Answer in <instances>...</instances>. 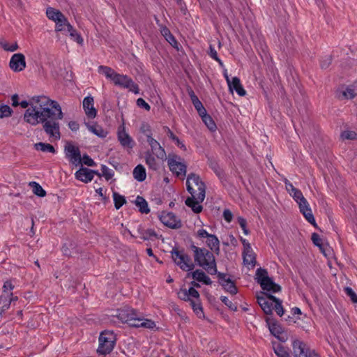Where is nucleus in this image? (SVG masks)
I'll return each instance as SVG.
<instances>
[{
    "label": "nucleus",
    "mask_w": 357,
    "mask_h": 357,
    "mask_svg": "<svg viewBox=\"0 0 357 357\" xmlns=\"http://www.w3.org/2000/svg\"><path fill=\"white\" fill-rule=\"evenodd\" d=\"M344 291L346 292L347 295L350 297L353 303H357V295L351 287H345Z\"/></svg>",
    "instance_id": "57"
},
{
    "label": "nucleus",
    "mask_w": 357,
    "mask_h": 357,
    "mask_svg": "<svg viewBox=\"0 0 357 357\" xmlns=\"http://www.w3.org/2000/svg\"><path fill=\"white\" fill-rule=\"evenodd\" d=\"M178 298L181 300L185 301H190L192 300L189 297V294H188V290L185 289H181L180 291L178 293Z\"/></svg>",
    "instance_id": "60"
},
{
    "label": "nucleus",
    "mask_w": 357,
    "mask_h": 357,
    "mask_svg": "<svg viewBox=\"0 0 357 357\" xmlns=\"http://www.w3.org/2000/svg\"><path fill=\"white\" fill-rule=\"evenodd\" d=\"M331 61H332V58H331V56H330V55H327V56L322 57L321 59V61H320L321 68L323 69L328 68L330 66Z\"/></svg>",
    "instance_id": "52"
},
{
    "label": "nucleus",
    "mask_w": 357,
    "mask_h": 357,
    "mask_svg": "<svg viewBox=\"0 0 357 357\" xmlns=\"http://www.w3.org/2000/svg\"><path fill=\"white\" fill-rule=\"evenodd\" d=\"M55 22L56 31H66L68 28V24H69L66 17L63 15V18L61 17V21L56 20Z\"/></svg>",
    "instance_id": "46"
},
{
    "label": "nucleus",
    "mask_w": 357,
    "mask_h": 357,
    "mask_svg": "<svg viewBox=\"0 0 357 357\" xmlns=\"http://www.w3.org/2000/svg\"><path fill=\"white\" fill-rule=\"evenodd\" d=\"M46 15L50 20L56 22V20L61 21V17L63 18V14L59 10L49 7L47 8Z\"/></svg>",
    "instance_id": "33"
},
{
    "label": "nucleus",
    "mask_w": 357,
    "mask_h": 357,
    "mask_svg": "<svg viewBox=\"0 0 357 357\" xmlns=\"http://www.w3.org/2000/svg\"><path fill=\"white\" fill-rule=\"evenodd\" d=\"M248 251V250L246 251H243V263L245 265L255 266L256 264L255 255L252 248L249 249V252Z\"/></svg>",
    "instance_id": "32"
},
{
    "label": "nucleus",
    "mask_w": 357,
    "mask_h": 357,
    "mask_svg": "<svg viewBox=\"0 0 357 357\" xmlns=\"http://www.w3.org/2000/svg\"><path fill=\"white\" fill-rule=\"evenodd\" d=\"M137 311L130 307H124L117 311L116 317L123 323H126L128 325L135 317Z\"/></svg>",
    "instance_id": "17"
},
{
    "label": "nucleus",
    "mask_w": 357,
    "mask_h": 357,
    "mask_svg": "<svg viewBox=\"0 0 357 357\" xmlns=\"http://www.w3.org/2000/svg\"><path fill=\"white\" fill-rule=\"evenodd\" d=\"M186 187L191 197L186 199L185 204L195 213H200L203 208L199 204L204 200L206 196L205 183L199 175L190 173L187 176Z\"/></svg>",
    "instance_id": "2"
},
{
    "label": "nucleus",
    "mask_w": 357,
    "mask_h": 357,
    "mask_svg": "<svg viewBox=\"0 0 357 357\" xmlns=\"http://www.w3.org/2000/svg\"><path fill=\"white\" fill-rule=\"evenodd\" d=\"M188 294H189V297L193 300H198L199 298V292L193 287L189 288Z\"/></svg>",
    "instance_id": "62"
},
{
    "label": "nucleus",
    "mask_w": 357,
    "mask_h": 357,
    "mask_svg": "<svg viewBox=\"0 0 357 357\" xmlns=\"http://www.w3.org/2000/svg\"><path fill=\"white\" fill-rule=\"evenodd\" d=\"M294 357H319L314 350H311L304 342L294 340L292 342Z\"/></svg>",
    "instance_id": "7"
},
{
    "label": "nucleus",
    "mask_w": 357,
    "mask_h": 357,
    "mask_svg": "<svg viewBox=\"0 0 357 357\" xmlns=\"http://www.w3.org/2000/svg\"><path fill=\"white\" fill-rule=\"evenodd\" d=\"M144 158L146 164L150 169L156 171L159 169V162L154 154H152L150 151H146L144 153Z\"/></svg>",
    "instance_id": "24"
},
{
    "label": "nucleus",
    "mask_w": 357,
    "mask_h": 357,
    "mask_svg": "<svg viewBox=\"0 0 357 357\" xmlns=\"http://www.w3.org/2000/svg\"><path fill=\"white\" fill-rule=\"evenodd\" d=\"M193 105L195 108L197 109L199 116H201L202 114H204L205 112H206V109L204 108L200 100L196 102L195 104H193Z\"/></svg>",
    "instance_id": "61"
},
{
    "label": "nucleus",
    "mask_w": 357,
    "mask_h": 357,
    "mask_svg": "<svg viewBox=\"0 0 357 357\" xmlns=\"http://www.w3.org/2000/svg\"><path fill=\"white\" fill-rule=\"evenodd\" d=\"M357 95V89L353 86L342 87L337 91L336 96L340 99H352Z\"/></svg>",
    "instance_id": "20"
},
{
    "label": "nucleus",
    "mask_w": 357,
    "mask_h": 357,
    "mask_svg": "<svg viewBox=\"0 0 357 357\" xmlns=\"http://www.w3.org/2000/svg\"><path fill=\"white\" fill-rule=\"evenodd\" d=\"M139 130L146 136V141L148 140L149 136H152L151 126L147 123H142L140 126Z\"/></svg>",
    "instance_id": "49"
},
{
    "label": "nucleus",
    "mask_w": 357,
    "mask_h": 357,
    "mask_svg": "<svg viewBox=\"0 0 357 357\" xmlns=\"http://www.w3.org/2000/svg\"><path fill=\"white\" fill-rule=\"evenodd\" d=\"M275 354L278 357H289V354L284 347L278 344L273 347Z\"/></svg>",
    "instance_id": "45"
},
{
    "label": "nucleus",
    "mask_w": 357,
    "mask_h": 357,
    "mask_svg": "<svg viewBox=\"0 0 357 357\" xmlns=\"http://www.w3.org/2000/svg\"><path fill=\"white\" fill-rule=\"evenodd\" d=\"M14 289V285L12 284L11 281H6L3 286V294L6 296H13V290Z\"/></svg>",
    "instance_id": "47"
},
{
    "label": "nucleus",
    "mask_w": 357,
    "mask_h": 357,
    "mask_svg": "<svg viewBox=\"0 0 357 357\" xmlns=\"http://www.w3.org/2000/svg\"><path fill=\"white\" fill-rule=\"evenodd\" d=\"M116 335L112 331H105L100 334L97 352L100 355L109 354L116 344Z\"/></svg>",
    "instance_id": "4"
},
{
    "label": "nucleus",
    "mask_w": 357,
    "mask_h": 357,
    "mask_svg": "<svg viewBox=\"0 0 357 357\" xmlns=\"http://www.w3.org/2000/svg\"><path fill=\"white\" fill-rule=\"evenodd\" d=\"M129 326L135 328L142 327L151 330H154L156 328V324L153 320L144 318L142 314L137 312L135 314V317L133 318Z\"/></svg>",
    "instance_id": "10"
},
{
    "label": "nucleus",
    "mask_w": 357,
    "mask_h": 357,
    "mask_svg": "<svg viewBox=\"0 0 357 357\" xmlns=\"http://www.w3.org/2000/svg\"><path fill=\"white\" fill-rule=\"evenodd\" d=\"M137 232L140 235L141 238L144 241H147L151 239L152 237L157 236V234L153 229H144L141 225L138 227Z\"/></svg>",
    "instance_id": "31"
},
{
    "label": "nucleus",
    "mask_w": 357,
    "mask_h": 357,
    "mask_svg": "<svg viewBox=\"0 0 357 357\" xmlns=\"http://www.w3.org/2000/svg\"><path fill=\"white\" fill-rule=\"evenodd\" d=\"M98 72L105 75L107 79H110L111 80L113 79V77H114V75L116 73L112 68L105 66H100L98 67Z\"/></svg>",
    "instance_id": "41"
},
{
    "label": "nucleus",
    "mask_w": 357,
    "mask_h": 357,
    "mask_svg": "<svg viewBox=\"0 0 357 357\" xmlns=\"http://www.w3.org/2000/svg\"><path fill=\"white\" fill-rule=\"evenodd\" d=\"M187 277H192L195 280L203 282L206 285L212 284L211 278L201 269H197L193 272L188 273Z\"/></svg>",
    "instance_id": "22"
},
{
    "label": "nucleus",
    "mask_w": 357,
    "mask_h": 357,
    "mask_svg": "<svg viewBox=\"0 0 357 357\" xmlns=\"http://www.w3.org/2000/svg\"><path fill=\"white\" fill-rule=\"evenodd\" d=\"M63 114L59 104L45 96H33L31 108H28L24 114V121L31 126L43 123L45 133L55 139L61 138L59 120Z\"/></svg>",
    "instance_id": "1"
},
{
    "label": "nucleus",
    "mask_w": 357,
    "mask_h": 357,
    "mask_svg": "<svg viewBox=\"0 0 357 357\" xmlns=\"http://www.w3.org/2000/svg\"><path fill=\"white\" fill-rule=\"evenodd\" d=\"M160 221L166 226L172 229H178L181 227V222L173 213L162 212L160 216Z\"/></svg>",
    "instance_id": "13"
},
{
    "label": "nucleus",
    "mask_w": 357,
    "mask_h": 357,
    "mask_svg": "<svg viewBox=\"0 0 357 357\" xmlns=\"http://www.w3.org/2000/svg\"><path fill=\"white\" fill-rule=\"evenodd\" d=\"M218 278L219 284L223 287V289L232 295H235L238 292L237 287L234 282L230 279L227 278L225 273L218 272L215 273Z\"/></svg>",
    "instance_id": "11"
},
{
    "label": "nucleus",
    "mask_w": 357,
    "mask_h": 357,
    "mask_svg": "<svg viewBox=\"0 0 357 357\" xmlns=\"http://www.w3.org/2000/svg\"><path fill=\"white\" fill-rule=\"evenodd\" d=\"M206 245L211 250H220V241L215 235L211 234L207 238Z\"/></svg>",
    "instance_id": "34"
},
{
    "label": "nucleus",
    "mask_w": 357,
    "mask_h": 357,
    "mask_svg": "<svg viewBox=\"0 0 357 357\" xmlns=\"http://www.w3.org/2000/svg\"><path fill=\"white\" fill-rule=\"evenodd\" d=\"M223 217H224V219L227 222H230L231 220H232V218H233V214L231 212L230 210L229 209H225L224 211H223Z\"/></svg>",
    "instance_id": "64"
},
{
    "label": "nucleus",
    "mask_w": 357,
    "mask_h": 357,
    "mask_svg": "<svg viewBox=\"0 0 357 357\" xmlns=\"http://www.w3.org/2000/svg\"><path fill=\"white\" fill-rule=\"evenodd\" d=\"M300 211L304 215L305 219L312 224L314 227H317V224L315 222V219L312 213L311 208H310L309 204L306 199H303L302 201L298 203Z\"/></svg>",
    "instance_id": "16"
},
{
    "label": "nucleus",
    "mask_w": 357,
    "mask_h": 357,
    "mask_svg": "<svg viewBox=\"0 0 357 357\" xmlns=\"http://www.w3.org/2000/svg\"><path fill=\"white\" fill-rule=\"evenodd\" d=\"M34 147L37 151H40L43 152H49L52 153L56 152L54 147L47 143L38 142L34 144Z\"/></svg>",
    "instance_id": "36"
},
{
    "label": "nucleus",
    "mask_w": 357,
    "mask_h": 357,
    "mask_svg": "<svg viewBox=\"0 0 357 357\" xmlns=\"http://www.w3.org/2000/svg\"><path fill=\"white\" fill-rule=\"evenodd\" d=\"M190 249L194 253V260L198 266L202 267L211 275L217 273L215 258L211 251L204 248H199L194 244L190 245Z\"/></svg>",
    "instance_id": "3"
},
{
    "label": "nucleus",
    "mask_w": 357,
    "mask_h": 357,
    "mask_svg": "<svg viewBox=\"0 0 357 357\" xmlns=\"http://www.w3.org/2000/svg\"><path fill=\"white\" fill-rule=\"evenodd\" d=\"M268 295L269 294H266V296H257V300L264 312L267 315H272L273 309V303L274 302L268 298Z\"/></svg>",
    "instance_id": "19"
},
{
    "label": "nucleus",
    "mask_w": 357,
    "mask_h": 357,
    "mask_svg": "<svg viewBox=\"0 0 357 357\" xmlns=\"http://www.w3.org/2000/svg\"><path fill=\"white\" fill-rule=\"evenodd\" d=\"M177 159L180 160L179 157L175 156L174 158H169L168 160V165L169 169L177 176H183V178L186 174V165L177 160Z\"/></svg>",
    "instance_id": "12"
},
{
    "label": "nucleus",
    "mask_w": 357,
    "mask_h": 357,
    "mask_svg": "<svg viewBox=\"0 0 357 357\" xmlns=\"http://www.w3.org/2000/svg\"><path fill=\"white\" fill-rule=\"evenodd\" d=\"M86 126L89 131L98 137L104 138L107 135L108 132L98 124L89 125V123H86Z\"/></svg>",
    "instance_id": "30"
},
{
    "label": "nucleus",
    "mask_w": 357,
    "mask_h": 357,
    "mask_svg": "<svg viewBox=\"0 0 357 357\" xmlns=\"http://www.w3.org/2000/svg\"><path fill=\"white\" fill-rule=\"evenodd\" d=\"M160 33L165 37L166 40L173 47H176L177 45V41L175 39L174 36L171 33L169 29L161 25L160 26Z\"/></svg>",
    "instance_id": "28"
},
{
    "label": "nucleus",
    "mask_w": 357,
    "mask_h": 357,
    "mask_svg": "<svg viewBox=\"0 0 357 357\" xmlns=\"http://www.w3.org/2000/svg\"><path fill=\"white\" fill-rule=\"evenodd\" d=\"M66 31L69 33L71 38L76 41L79 44H82L83 43V39L81 36L76 31L75 29L71 26L70 24H68V28Z\"/></svg>",
    "instance_id": "39"
},
{
    "label": "nucleus",
    "mask_w": 357,
    "mask_h": 357,
    "mask_svg": "<svg viewBox=\"0 0 357 357\" xmlns=\"http://www.w3.org/2000/svg\"><path fill=\"white\" fill-rule=\"evenodd\" d=\"M94 174L100 175L97 171L91 170L86 167H81L75 172V178L77 180L88 183L92 181Z\"/></svg>",
    "instance_id": "18"
},
{
    "label": "nucleus",
    "mask_w": 357,
    "mask_h": 357,
    "mask_svg": "<svg viewBox=\"0 0 357 357\" xmlns=\"http://www.w3.org/2000/svg\"><path fill=\"white\" fill-rule=\"evenodd\" d=\"M190 305L193 309V311L197 314L198 317H201L204 312L202 304L199 301V298L198 300H190Z\"/></svg>",
    "instance_id": "44"
},
{
    "label": "nucleus",
    "mask_w": 357,
    "mask_h": 357,
    "mask_svg": "<svg viewBox=\"0 0 357 357\" xmlns=\"http://www.w3.org/2000/svg\"><path fill=\"white\" fill-rule=\"evenodd\" d=\"M93 98L91 96H86L83 100V108L86 115L91 119H93L97 115V111L93 107Z\"/></svg>",
    "instance_id": "21"
},
{
    "label": "nucleus",
    "mask_w": 357,
    "mask_h": 357,
    "mask_svg": "<svg viewBox=\"0 0 357 357\" xmlns=\"http://www.w3.org/2000/svg\"><path fill=\"white\" fill-rule=\"evenodd\" d=\"M137 105L139 107L145 109L146 111H149L151 109L150 105L142 98L137 100Z\"/></svg>",
    "instance_id": "63"
},
{
    "label": "nucleus",
    "mask_w": 357,
    "mask_h": 357,
    "mask_svg": "<svg viewBox=\"0 0 357 357\" xmlns=\"http://www.w3.org/2000/svg\"><path fill=\"white\" fill-rule=\"evenodd\" d=\"M29 185L32 187L33 192L36 195L40 197H43L46 195L45 190L38 183L33 181L31 182Z\"/></svg>",
    "instance_id": "42"
},
{
    "label": "nucleus",
    "mask_w": 357,
    "mask_h": 357,
    "mask_svg": "<svg viewBox=\"0 0 357 357\" xmlns=\"http://www.w3.org/2000/svg\"><path fill=\"white\" fill-rule=\"evenodd\" d=\"M341 137L343 138V139H357V134L356 132L354 131H351V130H345L344 132H342L341 134Z\"/></svg>",
    "instance_id": "53"
},
{
    "label": "nucleus",
    "mask_w": 357,
    "mask_h": 357,
    "mask_svg": "<svg viewBox=\"0 0 357 357\" xmlns=\"http://www.w3.org/2000/svg\"><path fill=\"white\" fill-rule=\"evenodd\" d=\"M208 54L212 59L218 61L220 66H223V63L221 61V59L218 57L216 50H215L214 47L211 45H210L209 46Z\"/></svg>",
    "instance_id": "51"
},
{
    "label": "nucleus",
    "mask_w": 357,
    "mask_h": 357,
    "mask_svg": "<svg viewBox=\"0 0 357 357\" xmlns=\"http://www.w3.org/2000/svg\"><path fill=\"white\" fill-rule=\"evenodd\" d=\"M268 298L275 303L273 308L275 309L276 313L280 317H282L284 313V310L282 305V301L273 295H268Z\"/></svg>",
    "instance_id": "35"
},
{
    "label": "nucleus",
    "mask_w": 357,
    "mask_h": 357,
    "mask_svg": "<svg viewBox=\"0 0 357 357\" xmlns=\"http://www.w3.org/2000/svg\"><path fill=\"white\" fill-rule=\"evenodd\" d=\"M102 175L105 177L107 181H109L114 176V172L109 169L106 165H101Z\"/></svg>",
    "instance_id": "50"
},
{
    "label": "nucleus",
    "mask_w": 357,
    "mask_h": 357,
    "mask_svg": "<svg viewBox=\"0 0 357 357\" xmlns=\"http://www.w3.org/2000/svg\"><path fill=\"white\" fill-rule=\"evenodd\" d=\"M171 253L173 261L182 271H190L194 269L195 264L190 257L183 250L173 248Z\"/></svg>",
    "instance_id": "5"
},
{
    "label": "nucleus",
    "mask_w": 357,
    "mask_h": 357,
    "mask_svg": "<svg viewBox=\"0 0 357 357\" xmlns=\"http://www.w3.org/2000/svg\"><path fill=\"white\" fill-rule=\"evenodd\" d=\"M133 177L135 180L142 182L146 179V169L142 165H137L132 172Z\"/></svg>",
    "instance_id": "27"
},
{
    "label": "nucleus",
    "mask_w": 357,
    "mask_h": 357,
    "mask_svg": "<svg viewBox=\"0 0 357 357\" xmlns=\"http://www.w3.org/2000/svg\"><path fill=\"white\" fill-rule=\"evenodd\" d=\"M263 290L272 293H277L281 291V287L275 283L272 278L267 279L266 282H262L260 284Z\"/></svg>",
    "instance_id": "25"
},
{
    "label": "nucleus",
    "mask_w": 357,
    "mask_h": 357,
    "mask_svg": "<svg viewBox=\"0 0 357 357\" xmlns=\"http://www.w3.org/2000/svg\"><path fill=\"white\" fill-rule=\"evenodd\" d=\"M66 157L75 166L82 164V156L79 147L75 146L71 142H68L64 148Z\"/></svg>",
    "instance_id": "8"
},
{
    "label": "nucleus",
    "mask_w": 357,
    "mask_h": 357,
    "mask_svg": "<svg viewBox=\"0 0 357 357\" xmlns=\"http://www.w3.org/2000/svg\"><path fill=\"white\" fill-rule=\"evenodd\" d=\"M312 241L313 242V243L320 248L321 249V247H322V240L321 238H320L319 235L317 234V233H313L312 234Z\"/></svg>",
    "instance_id": "59"
},
{
    "label": "nucleus",
    "mask_w": 357,
    "mask_h": 357,
    "mask_svg": "<svg viewBox=\"0 0 357 357\" xmlns=\"http://www.w3.org/2000/svg\"><path fill=\"white\" fill-rule=\"evenodd\" d=\"M11 296H6L3 294L0 296V310L4 311L8 309L13 298Z\"/></svg>",
    "instance_id": "43"
},
{
    "label": "nucleus",
    "mask_w": 357,
    "mask_h": 357,
    "mask_svg": "<svg viewBox=\"0 0 357 357\" xmlns=\"http://www.w3.org/2000/svg\"><path fill=\"white\" fill-rule=\"evenodd\" d=\"M115 85L127 89L135 94L139 93V86L133 80L126 75L116 73L112 80Z\"/></svg>",
    "instance_id": "6"
},
{
    "label": "nucleus",
    "mask_w": 357,
    "mask_h": 357,
    "mask_svg": "<svg viewBox=\"0 0 357 357\" xmlns=\"http://www.w3.org/2000/svg\"><path fill=\"white\" fill-rule=\"evenodd\" d=\"M13 114V109L7 105H0V118L10 116Z\"/></svg>",
    "instance_id": "48"
},
{
    "label": "nucleus",
    "mask_w": 357,
    "mask_h": 357,
    "mask_svg": "<svg viewBox=\"0 0 357 357\" xmlns=\"http://www.w3.org/2000/svg\"><path fill=\"white\" fill-rule=\"evenodd\" d=\"M238 223L239 224V225L242 228V229L243 231V233L245 235H248L250 231L247 229V221H246V220L245 218H243V217H238Z\"/></svg>",
    "instance_id": "56"
},
{
    "label": "nucleus",
    "mask_w": 357,
    "mask_h": 357,
    "mask_svg": "<svg viewBox=\"0 0 357 357\" xmlns=\"http://www.w3.org/2000/svg\"><path fill=\"white\" fill-rule=\"evenodd\" d=\"M146 142L151 147V150L149 151L152 154H154L158 160L162 161L166 160V151L156 139H155L152 136H149Z\"/></svg>",
    "instance_id": "9"
},
{
    "label": "nucleus",
    "mask_w": 357,
    "mask_h": 357,
    "mask_svg": "<svg viewBox=\"0 0 357 357\" xmlns=\"http://www.w3.org/2000/svg\"><path fill=\"white\" fill-rule=\"evenodd\" d=\"M230 91L235 90L240 96H244L246 94L245 90L243 89L240 79L237 77L232 78L230 85L228 86Z\"/></svg>",
    "instance_id": "26"
},
{
    "label": "nucleus",
    "mask_w": 357,
    "mask_h": 357,
    "mask_svg": "<svg viewBox=\"0 0 357 357\" xmlns=\"http://www.w3.org/2000/svg\"><path fill=\"white\" fill-rule=\"evenodd\" d=\"M82 163H84V165L89 166V167H93L96 165V162L87 154H84L82 156Z\"/></svg>",
    "instance_id": "58"
},
{
    "label": "nucleus",
    "mask_w": 357,
    "mask_h": 357,
    "mask_svg": "<svg viewBox=\"0 0 357 357\" xmlns=\"http://www.w3.org/2000/svg\"><path fill=\"white\" fill-rule=\"evenodd\" d=\"M290 195L293 197V198L297 203L305 199L301 191L297 188L296 190H294L292 193L290 192Z\"/></svg>",
    "instance_id": "54"
},
{
    "label": "nucleus",
    "mask_w": 357,
    "mask_h": 357,
    "mask_svg": "<svg viewBox=\"0 0 357 357\" xmlns=\"http://www.w3.org/2000/svg\"><path fill=\"white\" fill-rule=\"evenodd\" d=\"M135 204L142 213L148 214L150 212L148 203L144 197L138 195L135 201Z\"/></svg>",
    "instance_id": "29"
},
{
    "label": "nucleus",
    "mask_w": 357,
    "mask_h": 357,
    "mask_svg": "<svg viewBox=\"0 0 357 357\" xmlns=\"http://www.w3.org/2000/svg\"><path fill=\"white\" fill-rule=\"evenodd\" d=\"M113 199L116 210H119L126 202L125 197L116 192H113Z\"/></svg>",
    "instance_id": "40"
},
{
    "label": "nucleus",
    "mask_w": 357,
    "mask_h": 357,
    "mask_svg": "<svg viewBox=\"0 0 357 357\" xmlns=\"http://www.w3.org/2000/svg\"><path fill=\"white\" fill-rule=\"evenodd\" d=\"M220 300L229 309L234 311H236L237 310V307L231 301H229L227 297L222 296L220 297Z\"/></svg>",
    "instance_id": "55"
},
{
    "label": "nucleus",
    "mask_w": 357,
    "mask_h": 357,
    "mask_svg": "<svg viewBox=\"0 0 357 357\" xmlns=\"http://www.w3.org/2000/svg\"><path fill=\"white\" fill-rule=\"evenodd\" d=\"M200 116L202 117L203 122L210 130L213 131L216 129V125L214 121L211 117V116L207 114L206 112L204 114H202Z\"/></svg>",
    "instance_id": "38"
},
{
    "label": "nucleus",
    "mask_w": 357,
    "mask_h": 357,
    "mask_svg": "<svg viewBox=\"0 0 357 357\" xmlns=\"http://www.w3.org/2000/svg\"><path fill=\"white\" fill-rule=\"evenodd\" d=\"M266 322L268 325L271 333L275 337H278L283 333V328L274 319L271 317L266 318Z\"/></svg>",
    "instance_id": "23"
},
{
    "label": "nucleus",
    "mask_w": 357,
    "mask_h": 357,
    "mask_svg": "<svg viewBox=\"0 0 357 357\" xmlns=\"http://www.w3.org/2000/svg\"><path fill=\"white\" fill-rule=\"evenodd\" d=\"M270 277L268 275V272L266 269L262 268H259L256 271V280L257 282L261 284L262 282H266L267 279H269Z\"/></svg>",
    "instance_id": "37"
},
{
    "label": "nucleus",
    "mask_w": 357,
    "mask_h": 357,
    "mask_svg": "<svg viewBox=\"0 0 357 357\" xmlns=\"http://www.w3.org/2000/svg\"><path fill=\"white\" fill-rule=\"evenodd\" d=\"M10 68L14 72H21L26 68L25 56L22 53L14 54L9 62Z\"/></svg>",
    "instance_id": "14"
},
{
    "label": "nucleus",
    "mask_w": 357,
    "mask_h": 357,
    "mask_svg": "<svg viewBox=\"0 0 357 357\" xmlns=\"http://www.w3.org/2000/svg\"><path fill=\"white\" fill-rule=\"evenodd\" d=\"M118 140L123 148L132 149L135 142L132 137L126 132L125 126H121L117 132Z\"/></svg>",
    "instance_id": "15"
}]
</instances>
